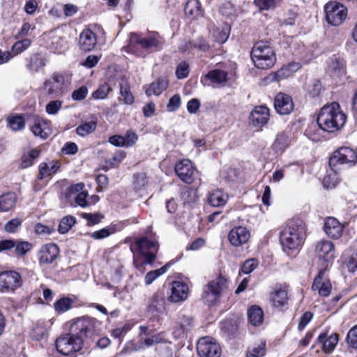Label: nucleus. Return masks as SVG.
<instances>
[{"mask_svg": "<svg viewBox=\"0 0 357 357\" xmlns=\"http://www.w3.org/2000/svg\"><path fill=\"white\" fill-rule=\"evenodd\" d=\"M306 226L301 220H289L280 231L282 250L289 256L298 252L305 238Z\"/></svg>", "mask_w": 357, "mask_h": 357, "instance_id": "nucleus-1", "label": "nucleus"}, {"mask_svg": "<svg viewBox=\"0 0 357 357\" xmlns=\"http://www.w3.org/2000/svg\"><path fill=\"white\" fill-rule=\"evenodd\" d=\"M158 248V243L155 241H150L146 237L136 238L130 245L135 268L144 273L146 265L152 264L155 259Z\"/></svg>", "mask_w": 357, "mask_h": 357, "instance_id": "nucleus-2", "label": "nucleus"}, {"mask_svg": "<svg viewBox=\"0 0 357 357\" xmlns=\"http://www.w3.org/2000/svg\"><path fill=\"white\" fill-rule=\"evenodd\" d=\"M162 38L158 33L149 31L145 33L132 32L129 35L127 52L139 57H144L162 44Z\"/></svg>", "mask_w": 357, "mask_h": 357, "instance_id": "nucleus-3", "label": "nucleus"}, {"mask_svg": "<svg viewBox=\"0 0 357 357\" xmlns=\"http://www.w3.org/2000/svg\"><path fill=\"white\" fill-rule=\"evenodd\" d=\"M347 116L340 109V105L333 102L324 106L317 117V125L324 131L333 132L340 130L345 124Z\"/></svg>", "mask_w": 357, "mask_h": 357, "instance_id": "nucleus-4", "label": "nucleus"}, {"mask_svg": "<svg viewBox=\"0 0 357 357\" xmlns=\"http://www.w3.org/2000/svg\"><path fill=\"white\" fill-rule=\"evenodd\" d=\"M251 58L257 68L268 69L276 61L273 49L266 42L257 43L252 49Z\"/></svg>", "mask_w": 357, "mask_h": 357, "instance_id": "nucleus-5", "label": "nucleus"}, {"mask_svg": "<svg viewBox=\"0 0 357 357\" xmlns=\"http://www.w3.org/2000/svg\"><path fill=\"white\" fill-rule=\"evenodd\" d=\"M100 323L93 318L81 317L73 320L70 327V331L77 337H91L98 333Z\"/></svg>", "mask_w": 357, "mask_h": 357, "instance_id": "nucleus-6", "label": "nucleus"}, {"mask_svg": "<svg viewBox=\"0 0 357 357\" xmlns=\"http://www.w3.org/2000/svg\"><path fill=\"white\" fill-rule=\"evenodd\" d=\"M357 163V152L349 146H342L333 152L329 159V165L332 170L336 172L339 165L352 167Z\"/></svg>", "mask_w": 357, "mask_h": 357, "instance_id": "nucleus-7", "label": "nucleus"}, {"mask_svg": "<svg viewBox=\"0 0 357 357\" xmlns=\"http://www.w3.org/2000/svg\"><path fill=\"white\" fill-rule=\"evenodd\" d=\"M229 282L227 278L220 275L210 281L206 286L203 297L208 305L214 304L221 294L228 289Z\"/></svg>", "mask_w": 357, "mask_h": 357, "instance_id": "nucleus-8", "label": "nucleus"}, {"mask_svg": "<svg viewBox=\"0 0 357 357\" xmlns=\"http://www.w3.org/2000/svg\"><path fill=\"white\" fill-rule=\"evenodd\" d=\"M82 339L71 333L60 336L55 342L56 350L64 356L71 355L79 351L82 349Z\"/></svg>", "mask_w": 357, "mask_h": 357, "instance_id": "nucleus-9", "label": "nucleus"}, {"mask_svg": "<svg viewBox=\"0 0 357 357\" xmlns=\"http://www.w3.org/2000/svg\"><path fill=\"white\" fill-rule=\"evenodd\" d=\"M326 20L332 26H340L347 16V8L342 3L330 1L324 6Z\"/></svg>", "mask_w": 357, "mask_h": 357, "instance_id": "nucleus-10", "label": "nucleus"}, {"mask_svg": "<svg viewBox=\"0 0 357 357\" xmlns=\"http://www.w3.org/2000/svg\"><path fill=\"white\" fill-rule=\"evenodd\" d=\"M21 275L15 271L0 272V291L13 292L21 286Z\"/></svg>", "mask_w": 357, "mask_h": 357, "instance_id": "nucleus-11", "label": "nucleus"}, {"mask_svg": "<svg viewBox=\"0 0 357 357\" xmlns=\"http://www.w3.org/2000/svg\"><path fill=\"white\" fill-rule=\"evenodd\" d=\"M314 252L319 260H322L328 268V264L332 263L335 257V245L331 241L323 239L316 243Z\"/></svg>", "mask_w": 357, "mask_h": 357, "instance_id": "nucleus-12", "label": "nucleus"}, {"mask_svg": "<svg viewBox=\"0 0 357 357\" xmlns=\"http://www.w3.org/2000/svg\"><path fill=\"white\" fill-rule=\"evenodd\" d=\"M45 46L52 52L61 53L67 47L66 40L59 30H54L45 33L43 37Z\"/></svg>", "mask_w": 357, "mask_h": 357, "instance_id": "nucleus-13", "label": "nucleus"}, {"mask_svg": "<svg viewBox=\"0 0 357 357\" xmlns=\"http://www.w3.org/2000/svg\"><path fill=\"white\" fill-rule=\"evenodd\" d=\"M197 350L201 357H220L221 354L220 345L210 337L199 339L197 342Z\"/></svg>", "mask_w": 357, "mask_h": 357, "instance_id": "nucleus-14", "label": "nucleus"}, {"mask_svg": "<svg viewBox=\"0 0 357 357\" xmlns=\"http://www.w3.org/2000/svg\"><path fill=\"white\" fill-rule=\"evenodd\" d=\"M326 267H322L315 277L312 285V289L318 292L319 295L327 297L332 290V284L330 280L326 275Z\"/></svg>", "mask_w": 357, "mask_h": 357, "instance_id": "nucleus-15", "label": "nucleus"}, {"mask_svg": "<svg viewBox=\"0 0 357 357\" xmlns=\"http://www.w3.org/2000/svg\"><path fill=\"white\" fill-rule=\"evenodd\" d=\"M174 169L176 175L181 181L186 183L193 182L195 177L196 169L190 160H181L175 165Z\"/></svg>", "mask_w": 357, "mask_h": 357, "instance_id": "nucleus-16", "label": "nucleus"}, {"mask_svg": "<svg viewBox=\"0 0 357 357\" xmlns=\"http://www.w3.org/2000/svg\"><path fill=\"white\" fill-rule=\"evenodd\" d=\"M84 188V184L83 183L72 185L66 190V198L70 202L75 200V203L81 207L86 206L88 204L86 200L88 192Z\"/></svg>", "mask_w": 357, "mask_h": 357, "instance_id": "nucleus-17", "label": "nucleus"}, {"mask_svg": "<svg viewBox=\"0 0 357 357\" xmlns=\"http://www.w3.org/2000/svg\"><path fill=\"white\" fill-rule=\"evenodd\" d=\"M30 130L34 135L47 139L52 132L50 122L38 116L31 119Z\"/></svg>", "mask_w": 357, "mask_h": 357, "instance_id": "nucleus-18", "label": "nucleus"}, {"mask_svg": "<svg viewBox=\"0 0 357 357\" xmlns=\"http://www.w3.org/2000/svg\"><path fill=\"white\" fill-rule=\"evenodd\" d=\"M66 82L63 75L54 74L51 79L45 82L44 89L49 95L59 96L62 93Z\"/></svg>", "mask_w": 357, "mask_h": 357, "instance_id": "nucleus-19", "label": "nucleus"}, {"mask_svg": "<svg viewBox=\"0 0 357 357\" xmlns=\"http://www.w3.org/2000/svg\"><path fill=\"white\" fill-rule=\"evenodd\" d=\"M269 109L265 105L256 106L250 112L249 120L256 128H261L269 119Z\"/></svg>", "mask_w": 357, "mask_h": 357, "instance_id": "nucleus-20", "label": "nucleus"}, {"mask_svg": "<svg viewBox=\"0 0 357 357\" xmlns=\"http://www.w3.org/2000/svg\"><path fill=\"white\" fill-rule=\"evenodd\" d=\"M250 237L249 230L242 226L234 227L228 234L229 243L235 247L241 246L248 241Z\"/></svg>", "mask_w": 357, "mask_h": 357, "instance_id": "nucleus-21", "label": "nucleus"}, {"mask_svg": "<svg viewBox=\"0 0 357 357\" xmlns=\"http://www.w3.org/2000/svg\"><path fill=\"white\" fill-rule=\"evenodd\" d=\"M344 225L333 217H328L325 219L324 231L331 238L338 239L342 235Z\"/></svg>", "mask_w": 357, "mask_h": 357, "instance_id": "nucleus-22", "label": "nucleus"}, {"mask_svg": "<svg viewBox=\"0 0 357 357\" xmlns=\"http://www.w3.org/2000/svg\"><path fill=\"white\" fill-rule=\"evenodd\" d=\"M275 109L281 115L290 114L294 109L291 98L285 93H279L276 95L274 102Z\"/></svg>", "mask_w": 357, "mask_h": 357, "instance_id": "nucleus-23", "label": "nucleus"}, {"mask_svg": "<svg viewBox=\"0 0 357 357\" xmlns=\"http://www.w3.org/2000/svg\"><path fill=\"white\" fill-rule=\"evenodd\" d=\"M61 167V162L58 160L41 162L38 166V179L42 180L46 178H52L59 171Z\"/></svg>", "mask_w": 357, "mask_h": 357, "instance_id": "nucleus-24", "label": "nucleus"}, {"mask_svg": "<svg viewBox=\"0 0 357 357\" xmlns=\"http://www.w3.org/2000/svg\"><path fill=\"white\" fill-rule=\"evenodd\" d=\"M166 301L163 292L158 291L150 298L149 301V310L156 316L162 314L166 310Z\"/></svg>", "mask_w": 357, "mask_h": 357, "instance_id": "nucleus-25", "label": "nucleus"}, {"mask_svg": "<svg viewBox=\"0 0 357 357\" xmlns=\"http://www.w3.org/2000/svg\"><path fill=\"white\" fill-rule=\"evenodd\" d=\"M53 324L52 319L38 320L33 324L30 335L33 340H40L47 337L48 332Z\"/></svg>", "mask_w": 357, "mask_h": 357, "instance_id": "nucleus-26", "label": "nucleus"}, {"mask_svg": "<svg viewBox=\"0 0 357 357\" xmlns=\"http://www.w3.org/2000/svg\"><path fill=\"white\" fill-rule=\"evenodd\" d=\"M189 289L188 285L181 281H174L172 283L171 295L169 301L178 303L185 301L188 296Z\"/></svg>", "mask_w": 357, "mask_h": 357, "instance_id": "nucleus-27", "label": "nucleus"}, {"mask_svg": "<svg viewBox=\"0 0 357 357\" xmlns=\"http://www.w3.org/2000/svg\"><path fill=\"white\" fill-rule=\"evenodd\" d=\"M339 338L338 335L333 333L328 335L327 333H321L317 339V342L321 344V349L326 354H330L336 347Z\"/></svg>", "mask_w": 357, "mask_h": 357, "instance_id": "nucleus-28", "label": "nucleus"}, {"mask_svg": "<svg viewBox=\"0 0 357 357\" xmlns=\"http://www.w3.org/2000/svg\"><path fill=\"white\" fill-rule=\"evenodd\" d=\"M97 44V37L90 29L82 31L79 38V47L85 52H89L94 49Z\"/></svg>", "mask_w": 357, "mask_h": 357, "instance_id": "nucleus-29", "label": "nucleus"}, {"mask_svg": "<svg viewBox=\"0 0 357 357\" xmlns=\"http://www.w3.org/2000/svg\"><path fill=\"white\" fill-rule=\"evenodd\" d=\"M227 80V73L223 70L215 69L209 71L204 76L206 82L204 84L212 85L213 86H221Z\"/></svg>", "mask_w": 357, "mask_h": 357, "instance_id": "nucleus-30", "label": "nucleus"}, {"mask_svg": "<svg viewBox=\"0 0 357 357\" xmlns=\"http://www.w3.org/2000/svg\"><path fill=\"white\" fill-rule=\"evenodd\" d=\"M59 248L54 243H49L43 245L40 249V261L43 264L53 262L59 255Z\"/></svg>", "mask_w": 357, "mask_h": 357, "instance_id": "nucleus-31", "label": "nucleus"}, {"mask_svg": "<svg viewBox=\"0 0 357 357\" xmlns=\"http://www.w3.org/2000/svg\"><path fill=\"white\" fill-rule=\"evenodd\" d=\"M328 71L333 77H339L345 74V62L343 59L334 56L331 59Z\"/></svg>", "mask_w": 357, "mask_h": 357, "instance_id": "nucleus-32", "label": "nucleus"}, {"mask_svg": "<svg viewBox=\"0 0 357 357\" xmlns=\"http://www.w3.org/2000/svg\"><path fill=\"white\" fill-rule=\"evenodd\" d=\"M169 82L165 78H159L146 87L145 92L148 96H159L168 86Z\"/></svg>", "mask_w": 357, "mask_h": 357, "instance_id": "nucleus-33", "label": "nucleus"}, {"mask_svg": "<svg viewBox=\"0 0 357 357\" xmlns=\"http://www.w3.org/2000/svg\"><path fill=\"white\" fill-rule=\"evenodd\" d=\"M184 11L192 19H197L203 15V10L199 0H188Z\"/></svg>", "mask_w": 357, "mask_h": 357, "instance_id": "nucleus-34", "label": "nucleus"}, {"mask_svg": "<svg viewBox=\"0 0 357 357\" xmlns=\"http://www.w3.org/2000/svg\"><path fill=\"white\" fill-rule=\"evenodd\" d=\"M192 326V319L190 317L182 316L175 327L174 333L176 338H180L190 331Z\"/></svg>", "mask_w": 357, "mask_h": 357, "instance_id": "nucleus-35", "label": "nucleus"}, {"mask_svg": "<svg viewBox=\"0 0 357 357\" xmlns=\"http://www.w3.org/2000/svg\"><path fill=\"white\" fill-rule=\"evenodd\" d=\"M228 200V195L221 190L217 189L208 193V202L212 206H224Z\"/></svg>", "mask_w": 357, "mask_h": 357, "instance_id": "nucleus-36", "label": "nucleus"}, {"mask_svg": "<svg viewBox=\"0 0 357 357\" xmlns=\"http://www.w3.org/2000/svg\"><path fill=\"white\" fill-rule=\"evenodd\" d=\"M249 323L254 326H259L264 321V312L257 305H252L248 310Z\"/></svg>", "mask_w": 357, "mask_h": 357, "instance_id": "nucleus-37", "label": "nucleus"}, {"mask_svg": "<svg viewBox=\"0 0 357 357\" xmlns=\"http://www.w3.org/2000/svg\"><path fill=\"white\" fill-rule=\"evenodd\" d=\"M230 33V26L224 24L220 26H215L211 31V35L213 39L218 43L222 44L227 41Z\"/></svg>", "mask_w": 357, "mask_h": 357, "instance_id": "nucleus-38", "label": "nucleus"}, {"mask_svg": "<svg viewBox=\"0 0 357 357\" xmlns=\"http://www.w3.org/2000/svg\"><path fill=\"white\" fill-rule=\"evenodd\" d=\"M301 64L298 62H291L282 66L275 74V77L277 81L287 78L291 75L294 73L298 70L301 68Z\"/></svg>", "mask_w": 357, "mask_h": 357, "instance_id": "nucleus-39", "label": "nucleus"}, {"mask_svg": "<svg viewBox=\"0 0 357 357\" xmlns=\"http://www.w3.org/2000/svg\"><path fill=\"white\" fill-rule=\"evenodd\" d=\"M270 300L275 307L284 306L287 303V291L282 288L275 289L270 296Z\"/></svg>", "mask_w": 357, "mask_h": 357, "instance_id": "nucleus-40", "label": "nucleus"}, {"mask_svg": "<svg viewBox=\"0 0 357 357\" xmlns=\"http://www.w3.org/2000/svg\"><path fill=\"white\" fill-rule=\"evenodd\" d=\"M15 248V252L17 256H22V241L16 242L11 239H5L0 241V252L10 250Z\"/></svg>", "mask_w": 357, "mask_h": 357, "instance_id": "nucleus-41", "label": "nucleus"}, {"mask_svg": "<svg viewBox=\"0 0 357 357\" xmlns=\"http://www.w3.org/2000/svg\"><path fill=\"white\" fill-rule=\"evenodd\" d=\"M22 52V40H17L12 46L11 51L2 52L0 50V64L7 62L13 56Z\"/></svg>", "mask_w": 357, "mask_h": 357, "instance_id": "nucleus-42", "label": "nucleus"}, {"mask_svg": "<svg viewBox=\"0 0 357 357\" xmlns=\"http://www.w3.org/2000/svg\"><path fill=\"white\" fill-rule=\"evenodd\" d=\"M16 196L13 192H7L0 196V211H8L15 204Z\"/></svg>", "mask_w": 357, "mask_h": 357, "instance_id": "nucleus-43", "label": "nucleus"}, {"mask_svg": "<svg viewBox=\"0 0 357 357\" xmlns=\"http://www.w3.org/2000/svg\"><path fill=\"white\" fill-rule=\"evenodd\" d=\"M45 60L40 54H34L27 61L26 68L31 72H38L45 66Z\"/></svg>", "mask_w": 357, "mask_h": 357, "instance_id": "nucleus-44", "label": "nucleus"}, {"mask_svg": "<svg viewBox=\"0 0 357 357\" xmlns=\"http://www.w3.org/2000/svg\"><path fill=\"white\" fill-rule=\"evenodd\" d=\"M154 344H154L151 337H149L145 339L141 338L136 343H135L133 342H129L127 344L126 349H128L130 351H137L144 349L145 347H149Z\"/></svg>", "mask_w": 357, "mask_h": 357, "instance_id": "nucleus-45", "label": "nucleus"}, {"mask_svg": "<svg viewBox=\"0 0 357 357\" xmlns=\"http://www.w3.org/2000/svg\"><path fill=\"white\" fill-rule=\"evenodd\" d=\"M169 266V263H168L158 269L149 271L144 277V282L146 285L151 284L160 276L165 274L167 271Z\"/></svg>", "mask_w": 357, "mask_h": 357, "instance_id": "nucleus-46", "label": "nucleus"}, {"mask_svg": "<svg viewBox=\"0 0 357 357\" xmlns=\"http://www.w3.org/2000/svg\"><path fill=\"white\" fill-rule=\"evenodd\" d=\"M289 144V137L284 133H280L278 135L273 144V149L278 154H280L288 147Z\"/></svg>", "mask_w": 357, "mask_h": 357, "instance_id": "nucleus-47", "label": "nucleus"}, {"mask_svg": "<svg viewBox=\"0 0 357 357\" xmlns=\"http://www.w3.org/2000/svg\"><path fill=\"white\" fill-rule=\"evenodd\" d=\"M97 127V121L91 120L85 121L80 124L76 128V132L78 135L85 137L95 131Z\"/></svg>", "mask_w": 357, "mask_h": 357, "instance_id": "nucleus-48", "label": "nucleus"}, {"mask_svg": "<svg viewBox=\"0 0 357 357\" xmlns=\"http://www.w3.org/2000/svg\"><path fill=\"white\" fill-rule=\"evenodd\" d=\"M121 100L126 105H130L134 101V97L130 92V86L126 82H123L120 84Z\"/></svg>", "mask_w": 357, "mask_h": 357, "instance_id": "nucleus-49", "label": "nucleus"}, {"mask_svg": "<svg viewBox=\"0 0 357 357\" xmlns=\"http://www.w3.org/2000/svg\"><path fill=\"white\" fill-rule=\"evenodd\" d=\"M322 91V85L320 81L317 79H314L309 82L306 87V91L307 95L312 98L319 96Z\"/></svg>", "mask_w": 357, "mask_h": 357, "instance_id": "nucleus-50", "label": "nucleus"}, {"mask_svg": "<svg viewBox=\"0 0 357 357\" xmlns=\"http://www.w3.org/2000/svg\"><path fill=\"white\" fill-rule=\"evenodd\" d=\"M72 305L73 301L70 298L66 297L59 299L54 304L55 311L58 314H61L68 311L71 308Z\"/></svg>", "mask_w": 357, "mask_h": 357, "instance_id": "nucleus-51", "label": "nucleus"}, {"mask_svg": "<svg viewBox=\"0 0 357 357\" xmlns=\"http://www.w3.org/2000/svg\"><path fill=\"white\" fill-rule=\"evenodd\" d=\"M112 91L111 86L108 83H104L93 92L91 96L95 100H103L107 97Z\"/></svg>", "mask_w": 357, "mask_h": 357, "instance_id": "nucleus-52", "label": "nucleus"}, {"mask_svg": "<svg viewBox=\"0 0 357 357\" xmlns=\"http://www.w3.org/2000/svg\"><path fill=\"white\" fill-rule=\"evenodd\" d=\"M75 223V218L71 215L63 218L59 225L58 231L61 234L68 232Z\"/></svg>", "mask_w": 357, "mask_h": 357, "instance_id": "nucleus-53", "label": "nucleus"}, {"mask_svg": "<svg viewBox=\"0 0 357 357\" xmlns=\"http://www.w3.org/2000/svg\"><path fill=\"white\" fill-rule=\"evenodd\" d=\"M220 13L227 18L233 20L236 16L237 10L231 2L227 1L222 4L220 8Z\"/></svg>", "mask_w": 357, "mask_h": 357, "instance_id": "nucleus-54", "label": "nucleus"}, {"mask_svg": "<svg viewBox=\"0 0 357 357\" xmlns=\"http://www.w3.org/2000/svg\"><path fill=\"white\" fill-rule=\"evenodd\" d=\"M345 341L349 348L357 349V325L349 331Z\"/></svg>", "mask_w": 357, "mask_h": 357, "instance_id": "nucleus-55", "label": "nucleus"}, {"mask_svg": "<svg viewBox=\"0 0 357 357\" xmlns=\"http://www.w3.org/2000/svg\"><path fill=\"white\" fill-rule=\"evenodd\" d=\"M8 126L13 130H17L22 128V114H16L8 116Z\"/></svg>", "mask_w": 357, "mask_h": 357, "instance_id": "nucleus-56", "label": "nucleus"}, {"mask_svg": "<svg viewBox=\"0 0 357 357\" xmlns=\"http://www.w3.org/2000/svg\"><path fill=\"white\" fill-rule=\"evenodd\" d=\"M116 231V227L110 226L93 232L91 234V236L95 239H102L106 237H108L109 235L112 234H114Z\"/></svg>", "mask_w": 357, "mask_h": 357, "instance_id": "nucleus-57", "label": "nucleus"}, {"mask_svg": "<svg viewBox=\"0 0 357 357\" xmlns=\"http://www.w3.org/2000/svg\"><path fill=\"white\" fill-rule=\"evenodd\" d=\"M181 198L184 204H190L196 202L197 196L193 189H184L181 194Z\"/></svg>", "mask_w": 357, "mask_h": 357, "instance_id": "nucleus-58", "label": "nucleus"}, {"mask_svg": "<svg viewBox=\"0 0 357 357\" xmlns=\"http://www.w3.org/2000/svg\"><path fill=\"white\" fill-rule=\"evenodd\" d=\"M266 354V343L260 342L257 347L250 349L246 357H263Z\"/></svg>", "mask_w": 357, "mask_h": 357, "instance_id": "nucleus-59", "label": "nucleus"}, {"mask_svg": "<svg viewBox=\"0 0 357 357\" xmlns=\"http://www.w3.org/2000/svg\"><path fill=\"white\" fill-rule=\"evenodd\" d=\"M125 157V152L123 151H119L116 152L111 158L107 159L105 162L108 167H114L119 165L123 161Z\"/></svg>", "mask_w": 357, "mask_h": 357, "instance_id": "nucleus-60", "label": "nucleus"}, {"mask_svg": "<svg viewBox=\"0 0 357 357\" xmlns=\"http://www.w3.org/2000/svg\"><path fill=\"white\" fill-rule=\"evenodd\" d=\"M40 155V150L38 149H31L28 152L27 157H24V168L29 167L34 164L35 160Z\"/></svg>", "mask_w": 357, "mask_h": 357, "instance_id": "nucleus-61", "label": "nucleus"}, {"mask_svg": "<svg viewBox=\"0 0 357 357\" xmlns=\"http://www.w3.org/2000/svg\"><path fill=\"white\" fill-rule=\"evenodd\" d=\"M181 98L180 95H174L169 100L167 105V109L168 112H173L176 111L181 106Z\"/></svg>", "mask_w": 357, "mask_h": 357, "instance_id": "nucleus-62", "label": "nucleus"}, {"mask_svg": "<svg viewBox=\"0 0 357 357\" xmlns=\"http://www.w3.org/2000/svg\"><path fill=\"white\" fill-rule=\"evenodd\" d=\"M257 265L258 261L256 259H249L243 263L241 267V272L244 274H249L257 268Z\"/></svg>", "mask_w": 357, "mask_h": 357, "instance_id": "nucleus-63", "label": "nucleus"}, {"mask_svg": "<svg viewBox=\"0 0 357 357\" xmlns=\"http://www.w3.org/2000/svg\"><path fill=\"white\" fill-rule=\"evenodd\" d=\"M87 94V87L82 86L73 92L72 98L76 101L82 100L86 97Z\"/></svg>", "mask_w": 357, "mask_h": 357, "instance_id": "nucleus-64", "label": "nucleus"}]
</instances>
